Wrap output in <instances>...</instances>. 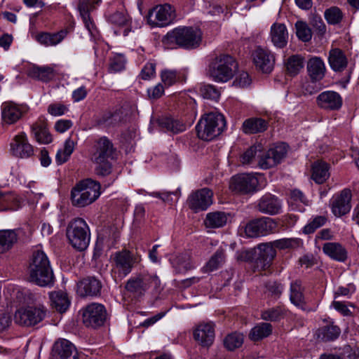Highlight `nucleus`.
Returning <instances> with one entry per match:
<instances>
[{"label":"nucleus","mask_w":359,"mask_h":359,"mask_svg":"<svg viewBox=\"0 0 359 359\" xmlns=\"http://www.w3.org/2000/svg\"><path fill=\"white\" fill-rule=\"evenodd\" d=\"M273 248H275L284 250L287 248H293L294 245H297L298 241L294 238H282L274 241L273 243H270Z\"/></svg>","instance_id":"69168bd1"},{"label":"nucleus","mask_w":359,"mask_h":359,"mask_svg":"<svg viewBox=\"0 0 359 359\" xmlns=\"http://www.w3.org/2000/svg\"><path fill=\"white\" fill-rule=\"evenodd\" d=\"M253 62L257 69L263 73H270L274 67L275 57L268 50L257 48L252 54Z\"/></svg>","instance_id":"aec40b11"},{"label":"nucleus","mask_w":359,"mask_h":359,"mask_svg":"<svg viewBox=\"0 0 359 359\" xmlns=\"http://www.w3.org/2000/svg\"><path fill=\"white\" fill-rule=\"evenodd\" d=\"M316 103L321 109L336 111L341 107L343 100L337 92L325 90L318 95Z\"/></svg>","instance_id":"4be33fe9"},{"label":"nucleus","mask_w":359,"mask_h":359,"mask_svg":"<svg viewBox=\"0 0 359 359\" xmlns=\"http://www.w3.org/2000/svg\"><path fill=\"white\" fill-rule=\"evenodd\" d=\"M140 261V257L135 255L128 250L117 252L114 256V266L112 269L113 278L116 282L126 277L133 269L134 264Z\"/></svg>","instance_id":"6e6552de"},{"label":"nucleus","mask_w":359,"mask_h":359,"mask_svg":"<svg viewBox=\"0 0 359 359\" xmlns=\"http://www.w3.org/2000/svg\"><path fill=\"white\" fill-rule=\"evenodd\" d=\"M324 18L329 25H337L342 22L344 13L339 7L332 6L325 11Z\"/></svg>","instance_id":"864d4df0"},{"label":"nucleus","mask_w":359,"mask_h":359,"mask_svg":"<svg viewBox=\"0 0 359 359\" xmlns=\"http://www.w3.org/2000/svg\"><path fill=\"white\" fill-rule=\"evenodd\" d=\"M286 309L282 306H276L262 311L261 318L266 321H278L286 315Z\"/></svg>","instance_id":"603ef678"},{"label":"nucleus","mask_w":359,"mask_h":359,"mask_svg":"<svg viewBox=\"0 0 359 359\" xmlns=\"http://www.w3.org/2000/svg\"><path fill=\"white\" fill-rule=\"evenodd\" d=\"M20 207V200L13 192H4L0 189V211L16 210Z\"/></svg>","instance_id":"a19ab883"},{"label":"nucleus","mask_w":359,"mask_h":359,"mask_svg":"<svg viewBox=\"0 0 359 359\" xmlns=\"http://www.w3.org/2000/svg\"><path fill=\"white\" fill-rule=\"evenodd\" d=\"M281 208L280 201L270 194L264 195L257 203V208L259 212L271 215L278 214Z\"/></svg>","instance_id":"b1692460"},{"label":"nucleus","mask_w":359,"mask_h":359,"mask_svg":"<svg viewBox=\"0 0 359 359\" xmlns=\"http://www.w3.org/2000/svg\"><path fill=\"white\" fill-rule=\"evenodd\" d=\"M102 289L101 282L95 277H88L77 285V293L81 297L97 296Z\"/></svg>","instance_id":"5701e85b"},{"label":"nucleus","mask_w":359,"mask_h":359,"mask_svg":"<svg viewBox=\"0 0 359 359\" xmlns=\"http://www.w3.org/2000/svg\"><path fill=\"white\" fill-rule=\"evenodd\" d=\"M271 42L278 48L286 46L288 40V32L286 26L283 23L276 22L272 25L270 31Z\"/></svg>","instance_id":"c85d7f7f"},{"label":"nucleus","mask_w":359,"mask_h":359,"mask_svg":"<svg viewBox=\"0 0 359 359\" xmlns=\"http://www.w3.org/2000/svg\"><path fill=\"white\" fill-rule=\"evenodd\" d=\"M244 337L243 334L233 332L228 334L224 339V345L229 351H233L240 348L243 344Z\"/></svg>","instance_id":"13d9d810"},{"label":"nucleus","mask_w":359,"mask_h":359,"mask_svg":"<svg viewBox=\"0 0 359 359\" xmlns=\"http://www.w3.org/2000/svg\"><path fill=\"white\" fill-rule=\"evenodd\" d=\"M200 92L204 98L217 100L220 93L217 88L212 85H204L201 88Z\"/></svg>","instance_id":"e2e57ef3"},{"label":"nucleus","mask_w":359,"mask_h":359,"mask_svg":"<svg viewBox=\"0 0 359 359\" xmlns=\"http://www.w3.org/2000/svg\"><path fill=\"white\" fill-rule=\"evenodd\" d=\"M230 215L222 211L208 212L203 221L207 229H219L224 226L229 219Z\"/></svg>","instance_id":"7c9ffc66"},{"label":"nucleus","mask_w":359,"mask_h":359,"mask_svg":"<svg viewBox=\"0 0 359 359\" xmlns=\"http://www.w3.org/2000/svg\"><path fill=\"white\" fill-rule=\"evenodd\" d=\"M262 147L261 144L253 145L248 148L240 157L241 162L243 165L258 164V161L262 156Z\"/></svg>","instance_id":"de8ad7c7"},{"label":"nucleus","mask_w":359,"mask_h":359,"mask_svg":"<svg viewBox=\"0 0 359 359\" xmlns=\"http://www.w3.org/2000/svg\"><path fill=\"white\" fill-rule=\"evenodd\" d=\"M340 333V328L332 323L319 328L316 332V335L318 339L327 342L337 339Z\"/></svg>","instance_id":"79ce46f5"},{"label":"nucleus","mask_w":359,"mask_h":359,"mask_svg":"<svg viewBox=\"0 0 359 359\" xmlns=\"http://www.w3.org/2000/svg\"><path fill=\"white\" fill-rule=\"evenodd\" d=\"M296 34L299 39L308 42L311 39L312 32L306 22L297 21L295 24Z\"/></svg>","instance_id":"bf43d9fd"},{"label":"nucleus","mask_w":359,"mask_h":359,"mask_svg":"<svg viewBox=\"0 0 359 359\" xmlns=\"http://www.w3.org/2000/svg\"><path fill=\"white\" fill-rule=\"evenodd\" d=\"M156 75V64L154 62H147L142 69L139 76L143 80H149Z\"/></svg>","instance_id":"0e129e2a"},{"label":"nucleus","mask_w":359,"mask_h":359,"mask_svg":"<svg viewBox=\"0 0 359 359\" xmlns=\"http://www.w3.org/2000/svg\"><path fill=\"white\" fill-rule=\"evenodd\" d=\"M11 150L13 155L21 158H27L34 154V147L23 132L14 137L11 143Z\"/></svg>","instance_id":"6ab92c4d"},{"label":"nucleus","mask_w":359,"mask_h":359,"mask_svg":"<svg viewBox=\"0 0 359 359\" xmlns=\"http://www.w3.org/2000/svg\"><path fill=\"white\" fill-rule=\"evenodd\" d=\"M193 335L200 345L209 347L215 339V325L212 322L200 323L194 330Z\"/></svg>","instance_id":"412c9836"},{"label":"nucleus","mask_w":359,"mask_h":359,"mask_svg":"<svg viewBox=\"0 0 359 359\" xmlns=\"http://www.w3.org/2000/svg\"><path fill=\"white\" fill-rule=\"evenodd\" d=\"M242 128L245 134H255L264 132L268 128V123L262 118H250L243 122Z\"/></svg>","instance_id":"4c0bfd02"},{"label":"nucleus","mask_w":359,"mask_h":359,"mask_svg":"<svg viewBox=\"0 0 359 359\" xmlns=\"http://www.w3.org/2000/svg\"><path fill=\"white\" fill-rule=\"evenodd\" d=\"M352 194L348 189H343L339 194H335L330 201L332 213L336 217H341L350 212Z\"/></svg>","instance_id":"a211bd4d"},{"label":"nucleus","mask_w":359,"mask_h":359,"mask_svg":"<svg viewBox=\"0 0 359 359\" xmlns=\"http://www.w3.org/2000/svg\"><path fill=\"white\" fill-rule=\"evenodd\" d=\"M226 126L223 115L210 112L205 114L196 126L198 137L205 141H210L219 136Z\"/></svg>","instance_id":"423d86ee"},{"label":"nucleus","mask_w":359,"mask_h":359,"mask_svg":"<svg viewBox=\"0 0 359 359\" xmlns=\"http://www.w3.org/2000/svg\"><path fill=\"white\" fill-rule=\"evenodd\" d=\"M51 305L60 313L65 312L70 304L67 293L58 291L50 294Z\"/></svg>","instance_id":"c03bdc74"},{"label":"nucleus","mask_w":359,"mask_h":359,"mask_svg":"<svg viewBox=\"0 0 359 359\" xmlns=\"http://www.w3.org/2000/svg\"><path fill=\"white\" fill-rule=\"evenodd\" d=\"M288 203L292 209L302 212L304 206L309 205V200L300 190L293 189L290 192Z\"/></svg>","instance_id":"a18cd8bd"},{"label":"nucleus","mask_w":359,"mask_h":359,"mask_svg":"<svg viewBox=\"0 0 359 359\" xmlns=\"http://www.w3.org/2000/svg\"><path fill=\"white\" fill-rule=\"evenodd\" d=\"M237 67V62L232 56L220 54L210 63L208 74L215 82L225 83L233 77Z\"/></svg>","instance_id":"39448f33"},{"label":"nucleus","mask_w":359,"mask_h":359,"mask_svg":"<svg viewBox=\"0 0 359 359\" xmlns=\"http://www.w3.org/2000/svg\"><path fill=\"white\" fill-rule=\"evenodd\" d=\"M113 143L107 137L103 136L94 144L91 160L96 164L95 172L100 176H107L111 172L109 158L114 152Z\"/></svg>","instance_id":"20e7f679"},{"label":"nucleus","mask_w":359,"mask_h":359,"mask_svg":"<svg viewBox=\"0 0 359 359\" xmlns=\"http://www.w3.org/2000/svg\"><path fill=\"white\" fill-rule=\"evenodd\" d=\"M251 83L249 74L245 72L239 73L233 82V86L239 88H245L248 86Z\"/></svg>","instance_id":"338daca9"},{"label":"nucleus","mask_w":359,"mask_h":359,"mask_svg":"<svg viewBox=\"0 0 359 359\" xmlns=\"http://www.w3.org/2000/svg\"><path fill=\"white\" fill-rule=\"evenodd\" d=\"M259 179L254 175L243 173L233 176L231 180V189L242 194H252L257 191Z\"/></svg>","instance_id":"2eb2a0df"},{"label":"nucleus","mask_w":359,"mask_h":359,"mask_svg":"<svg viewBox=\"0 0 359 359\" xmlns=\"http://www.w3.org/2000/svg\"><path fill=\"white\" fill-rule=\"evenodd\" d=\"M160 76L162 83L166 86H171L182 80L181 72L172 69H163Z\"/></svg>","instance_id":"6e6d98bb"},{"label":"nucleus","mask_w":359,"mask_h":359,"mask_svg":"<svg viewBox=\"0 0 359 359\" xmlns=\"http://www.w3.org/2000/svg\"><path fill=\"white\" fill-rule=\"evenodd\" d=\"M255 268L264 271L269 268L276 255V251L271 243L259 244L255 248Z\"/></svg>","instance_id":"f3484780"},{"label":"nucleus","mask_w":359,"mask_h":359,"mask_svg":"<svg viewBox=\"0 0 359 359\" xmlns=\"http://www.w3.org/2000/svg\"><path fill=\"white\" fill-rule=\"evenodd\" d=\"M106 318L107 311L101 304H90L83 311V323L87 327H99L104 325Z\"/></svg>","instance_id":"4468645a"},{"label":"nucleus","mask_w":359,"mask_h":359,"mask_svg":"<svg viewBox=\"0 0 359 359\" xmlns=\"http://www.w3.org/2000/svg\"><path fill=\"white\" fill-rule=\"evenodd\" d=\"M212 196L213 193L210 189L203 188L189 195L187 199V205L194 212L203 211L212 205Z\"/></svg>","instance_id":"dca6fc26"},{"label":"nucleus","mask_w":359,"mask_h":359,"mask_svg":"<svg viewBox=\"0 0 359 359\" xmlns=\"http://www.w3.org/2000/svg\"><path fill=\"white\" fill-rule=\"evenodd\" d=\"M202 41L201 30L193 27H179L168 32L163 38V43L172 48L174 45L185 48L194 49L199 46Z\"/></svg>","instance_id":"f03ea898"},{"label":"nucleus","mask_w":359,"mask_h":359,"mask_svg":"<svg viewBox=\"0 0 359 359\" xmlns=\"http://www.w3.org/2000/svg\"><path fill=\"white\" fill-rule=\"evenodd\" d=\"M31 135L39 144H49L53 137L47 127V123L43 119H38L31 126Z\"/></svg>","instance_id":"393cba45"},{"label":"nucleus","mask_w":359,"mask_h":359,"mask_svg":"<svg viewBox=\"0 0 359 359\" xmlns=\"http://www.w3.org/2000/svg\"><path fill=\"white\" fill-rule=\"evenodd\" d=\"M161 280L156 275L142 273L132 276L126 284V290L135 296H142L150 287L157 290L160 287Z\"/></svg>","instance_id":"1a4fd4ad"},{"label":"nucleus","mask_w":359,"mask_h":359,"mask_svg":"<svg viewBox=\"0 0 359 359\" xmlns=\"http://www.w3.org/2000/svg\"><path fill=\"white\" fill-rule=\"evenodd\" d=\"M175 18V10L169 4L157 6L148 14L147 21L151 27H163L171 24Z\"/></svg>","instance_id":"ddd939ff"},{"label":"nucleus","mask_w":359,"mask_h":359,"mask_svg":"<svg viewBox=\"0 0 359 359\" xmlns=\"http://www.w3.org/2000/svg\"><path fill=\"white\" fill-rule=\"evenodd\" d=\"M46 316V309L43 306H27L16 311L15 322L19 325L33 326L42 321Z\"/></svg>","instance_id":"9d476101"},{"label":"nucleus","mask_w":359,"mask_h":359,"mask_svg":"<svg viewBox=\"0 0 359 359\" xmlns=\"http://www.w3.org/2000/svg\"><path fill=\"white\" fill-rule=\"evenodd\" d=\"M101 194L100 183L90 178L78 182L72 189L70 199L73 206L85 208L96 201Z\"/></svg>","instance_id":"7ed1b4c3"},{"label":"nucleus","mask_w":359,"mask_h":359,"mask_svg":"<svg viewBox=\"0 0 359 359\" xmlns=\"http://www.w3.org/2000/svg\"><path fill=\"white\" fill-rule=\"evenodd\" d=\"M307 72L313 81L322 80L325 74V66L323 60L318 57H313L307 62Z\"/></svg>","instance_id":"c756f323"},{"label":"nucleus","mask_w":359,"mask_h":359,"mask_svg":"<svg viewBox=\"0 0 359 359\" xmlns=\"http://www.w3.org/2000/svg\"><path fill=\"white\" fill-rule=\"evenodd\" d=\"M22 229L0 231V253L9 250L18 241Z\"/></svg>","instance_id":"2f4dec72"},{"label":"nucleus","mask_w":359,"mask_h":359,"mask_svg":"<svg viewBox=\"0 0 359 359\" xmlns=\"http://www.w3.org/2000/svg\"><path fill=\"white\" fill-rule=\"evenodd\" d=\"M67 236L75 249L79 251L86 250L90 239V229L86 221L79 217L72 221L67 229Z\"/></svg>","instance_id":"0eeeda50"},{"label":"nucleus","mask_w":359,"mask_h":359,"mask_svg":"<svg viewBox=\"0 0 359 359\" xmlns=\"http://www.w3.org/2000/svg\"><path fill=\"white\" fill-rule=\"evenodd\" d=\"M100 0H80L79 9L83 18L86 27L92 36H95L97 29L94 23L91 21L89 15L90 11L97 4Z\"/></svg>","instance_id":"a878e982"},{"label":"nucleus","mask_w":359,"mask_h":359,"mask_svg":"<svg viewBox=\"0 0 359 359\" xmlns=\"http://www.w3.org/2000/svg\"><path fill=\"white\" fill-rule=\"evenodd\" d=\"M119 120V116L116 112L111 111H105L98 120V124L109 127L116 124Z\"/></svg>","instance_id":"680f3d73"},{"label":"nucleus","mask_w":359,"mask_h":359,"mask_svg":"<svg viewBox=\"0 0 359 359\" xmlns=\"http://www.w3.org/2000/svg\"><path fill=\"white\" fill-rule=\"evenodd\" d=\"M328 62L331 69L335 72L343 71L347 65V58L344 52L339 48L330 50Z\"/></svg>","instance_id":"c9c22d12"},{"label":"nucleus","mask_w":359,"mask_h":359,"mask_svg":"<svg viewBox=\"0 0 359 359\" xmlns=\"http://www.w3.org/2000/svg\"><path fill=\"white\" fill-rule=\"evenodd\" d=\"M126 58L123 54L117 53L110 57L108 71L109 73L120 72L126 69Z\"/></svg>","instance_id":"4d7b16f0"},{"label":"nucleus","mask_w":359,"mask_h":359,"mask_svg":"<svg viewBox=\"0 0 359 359\" xmlns=\"http://www.w3.org/2000/svg\"><path fill=\"white\" fill-rule=\"evenodd\" d=\"M330 176L329 166L323 161H316L312 165V179L318 184H322Z\"/></svg>","instance_id":"09e8293b"},{"label":"nucleus","mask_w":359,"mask_h":359,"mask_svg":"<svg viewBox=\"0 0 359 359\" xmlns=\"http://www.w3.org/2000/svg\"><path fill=\"white\" fill-rule=\"evenodd\" d=\"M107 21L114 26L124 27L128 25L130 17L123 6L120 5L117 10L109 11L107 15Z\"/></svg>","instance_id":"ea45409f"},{"label":"nucleus","mask_w":359,"mask_h":359,"mask_svg":"<svg viewBox=\"0 0 359 359\" xmlns=\"http://www.w3.org/2000/svg\"><path fill=\"white\" fill-rule=\"evenodd\" d=\"M276 227V223L270 217H262L252 220L243 226L245 235L248 238H256L272 233Z\"/></svg>","instance_id":"9b49d317"},{"label":"nucleus","mask_w":359,"mask_h":359,"mask_svg":"<svg viewBox=\"0 0 359 359\" xmlns=\"http://www.w3.org/2000/svg\"><path fill=\"white\" fill-rule=\"evenodd\" d=\"M27 74L31 78L43 82H48L53 79L55 76V72L53 67L49 66L39 67L34 65L29 68Z\"/></svg>","instance_id":"72a5a7b5"},{"label":"nucleus","mask_w":359,"mask_h":359,"mask_svg":"<svg viewBox=\"0 0 359 359\" xmlns=\"http://www.w3.org/2000/svg\"><path fill=\"white\" fill-rule=\"evenodd\" d=\"M22 108L13 102H5L1 105V116L4 123L13 124L22 116Z\"/></svg>","instance_id":"bb28decb"},{"label":"nucleus","mask_w":359,"mask_h":359,"mask_svg":"<svg viewBox=\"0 0 359 359\" xmlns=\"http://www.w3.org/2000/svg\"><path fill=\"white\" fill-rule=\"evenodd\" d=\"M76 144V142L71 137L65 141L63 148L58 149L55 155V161L58 165H62L69 159L74 151Z\"/></svg>","instance_id":"49530a36"},{"label":"nucleus","mask_w":359,"mask_h":359,"mask_svg":"<svg viewBox=\"0 0 359 359\" xmlns=\"http://www.w3.org/2000/svg\"><path fill=\"white\" fill-rule=\"evenodd\" d=\"M290 300L295 306L304 309L306 306L304 287L299 280L291 282L290 286Z\"/></svg>","instance_id":"473e14b6"},{"label":"nucleus","mask_w":359,"mask_h":359,"mask_svg":"<svg viewBox=\"0 0 359 359\" xmlns=\"http://www.w3.org/2000/svg\"><path fill=\"white\" fill-rule=\"evenodd\" d=\"M288 145L281 142L271 147L268 151H263L258 161V165L262 169L266 170L273 168L286 157Z\"/></svg>","instance_id":"f8f14e48"},{"label":"nucleus","mask_w":359,"mask_h":359,"mask_svg":"<svg viewBox=\"0 0 359 359\" xmlns=\"http://www.w3.org/2000/svg\"><path fill=\"white\" fill-rule=\"evenodd\" d=\"M173 266L177 273H184L195 268L191 257L188 255H181L176 257Z\"/></svg>","instance_id":"3c124183"},{"label":"nucleus","mask_w":359,"mask_h":359,"mask_svg":"<svg viewBox=\"0 0 359 359\" xmlns=\"http://www.w3.org/2000/svg\"><path fill=\"white\" fill-rule=\"evenodd\" d=\"M56 359H77L75 346L69 341L62 339L54 344Z\"/></svg>","instance_id":"cd10ccee"},{"label":"nucleus","mask_w":359,"mask_h":359,"mask_svg":"<svg viewBox=\"0 0 359 359\" xmlns=\"http://www.w3.org/2000/svg\"><path fill=\"white\" fill-rule=\"evenodd\" d=\"M160 125L162 128L173 133H181L186 129V126L183 123L170 117L161 119Z\"/></svg>","instance_id":"5fc2aeb1"},{"label":"nucleus","mask_w":359,"mask_h":359,"mask_svg":"<svg viewBox=\"0 0 359 359\" xmlns=\"http://www.w3.org/2000/svg\"><path fill=\"white\" fill-rule=\"evenodd\" d=\"M325 216H316L309 223L304 226L303 232L306 234L313 233L317 229L323 226L327 222Z\"/></svg>","instance_id":"052dcab7"},{"label":"nucleus","mask_w":359,"mask_h":359,"mask_svg":"<svg viewBox=\"0 0 359 359\" xmlns=\"http://www.w3.org/2000/svg\"><path fill=\"white\" fill-rule=\"evenodd\" d=\"M224 250L222 248L217 249L205 266L203 267V271L208 273L217 270L224 262Z\"/></svg>","instance_id":"8fccbe9b"},{"label":"nucleus","mask_w":359,"mask_h":359,"mask_svg":"<svg viewBox=\"0 0 359 359\" xmlns=\"http://www.w3.org/2000/svg\"><path fill=\"white\" fill-rule=\"evenodd\" d=\"M67 34V29H62L55 33L42 32L36 36V40L46 46H53L61 43Z\"/></svg>","instance_id":"f704fd0d"},{"label":"nucleus","mask_w":359,"mask_h":359,"mask_svg":"<svg viewBox=\"0 0 359 359\" xmlns=\"http://www.w3.org/2000/svg\"><path fill=\"white\" fill-rule=\"evenodd\" d=\"M266 288L271 295L279 297L283 291L284 287L281 283L274 281L269 282L266 285Z\"/></svg>","instance_id":"774afa93"},{"label":"nucleus","mask_w":359,"mask_h":359,"mask_svg":"<svg viewBox=\"0 0 359 359\" xmlns=\"http://www.w3.org/2000/svg\"><path fill=\"white\" fill-rule=\"evenodd\" d=\"M323 252L332 259L344 262L347 258V252L338 243H326L323 246Z\"/></svg>","instance_id":"e433bc0d"},{"label":"nucleus","mask_w":359,"mask_h":359,"mask_svg":"<svg viewBox=\"0 0 359 359\" xmlns=\"http://www.w3.org/2000/svg\"><path fill=\"white\" fill-rule=\"evenodd\" d=\"M273 327L269 323H260L253 327L250 333L249 338L254 341L262 340L271 334Z\"/></svg>","instance_id":"37998d69"},{"label":"nucleus","mask_w":359,"mask_h":359,"mask_svg":"<svg viewBox=\"0 0 359 359\" xmlns=\"http://www.w3.org/2000/svg\"><path fill=\"white\" fill-rule=\"evenodd\" d=\"M28 274L29 280L39 286L53 285V271L50 260L43 251L36 250L33 252L29 263Z\"/></svg>","instance_id":"f257e3e1"},{"label":"nucleus","mask_w":359,"mask_h":359,"mask_svg":"<svg viewBox=\"0 0 359 359\" xmlns=\"http://www.w3.org/2000/svg\"><path fill=\"white\" fill-rule=\"evenodd\" d=\"M287 74L297 76L304 67V57L301 55H292L284 62Z\"/></svg>","instance_id":"58836bf2"}]
</instances>
